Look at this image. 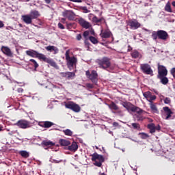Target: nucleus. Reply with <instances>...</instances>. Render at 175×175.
Returning <instances> with one entry per match:
<instances>
[{"label":"nucleus","instance_id":"1a4fd4ad","mask_svg":"<svg viewBox=\"0 0 175 175\" xmlns=\"http://www.w3.org/2000/svg\"><path fill=\"white\" fill-rule=\"evenodd\" d=\"M16 125L19 128H21L22 129H27V128H31V122L25 120H21L18 121Z\"/></svg>","mask_w":175,"mask_h":175},{"label":"nucleus","instance_id":"c03bdc74","mask_svg":"<svg viewBox=\"0 0 175 175\" xmlns=\"http://www.w3.org/2000/svg\"><path fill=\"white\" fill-rule=\"evenodd\" d=\"M22 158H28L29 157V154H21Z\"/></svg>","mask_w":175,"mask_h":175},{"label":"nucleus","instance_id":"a18cd8bd","mask_svg":"<svg viewBox=\"0 0 175 175\" xmlns=\"http://www.w3.org/2000/svg\"><path fill=\"white\" fill-rule=\"evenodd\" d=\"M86 87H88V88H94V85L91 83H87Z\"/></svg>","mask_w":175,"mask_h":175},{"label":"nucleus","instance_id":"6ab92c4d","mask_svg":"<svg viewBox=\"0 0 175 175\" xmlns=\"http://www.w3.org/2000/svg\"><path fill=\"white\" fill-rule=\"evenodd\" d=\"M38 53L39 52L35 50L26 51L27 55H29V57H31L32 58H37Z\"/></svg>","mask_w":175,"mask_h":175},{"label":"nucleus","instance_id":"a878e982","mask_svg":"<svg viewBox=\"0 0 175 175\" xmlns=\"http://www.w3.org/2000/svg\"><path fill=\"white\" fill-rule=\"evenodd\" d=\"M111 36V32L109 30H106L105 31L100 33L101 38H103L105 39L109 38Z\"/></svg>","mask_w":175,"mask_h":175},{"label":"nucleus","instance_id":"680f3d73","mask_svg":"<svg viewBox=\"0 0 175 175\" xmlns=\"http://www.w3.org/2000/svg\"><path fill=\"white\" fill-rule=\"evenodd\" d=\"M46 3H50L51 2V0H44Z\"/></svg>","mask_w":175,"mask_h":175},{"label":"nucleus","instance_id":"c85d7f7f","mask_svg":"<svg viewBox=\"0 0 175 175\" xmlns=\"http://www.w3.org/2000/svg\"><path fill=\"white\" fill-rule=\"evenodd\" d=\"M148 129H150V133H155V124L151 123L148 125Z\"/></svg>","mask_w":175,"mask_h":175},{"label":"nucleus","instance_id":"ea45409f","mask_svg":"<svg viewBox=\"0 0 175 175\" xmlns=\"http://www.w3.org/2000/svg\"><path fill=\"white\" fill-rule=\"evenodd\" d=\"M139 135H142V139H147L150 137V136H148V134L145 133H140Z\"/></svg>","mask_w":175,"mask_h":175},{"label":"nucleus","instance_id":"13d9d810","mask_svg":"<svg viewBox=\"0 0 175 175\" xmlns=\"http://www.w3.org/2000/svg\"><path fill=\"white\" fill-rule=\"evenodd\" d=\"M23 91H24V90H23V88H21L18 89V92H19V93H22V92H23Z\"/></svg>","mask_w":175,"mask_h":175},{"label":"nucleus","instance_id":"6e6552de","mask_svg":"<svg viewBox=\"0 0 175 175\" xmlns=\"http://www.w3.org/2000/svg\"><path fill=\"white\" fill-rule=\"evenodd\" d=\"M63 17H66V18H68V20H70V21L75 20V18L76 17V14L73 12L72 10H64L62 12Z\"/></svg>","mask_w":175,"mask_h":175},{"label":"nucleus","instance_id":"423d86ee","mask_svg":"<svg viewBox=\"0 0 175 175\" xmlns=\"http://www.w3.org/2000/svg\"><path fill=\"white\" fill-rule=\"evenodd\" d=\"M65 107L66 109H69L70 110H72L75 113L80 112L81 108L79 105L75 103L74 102L70 101L65 105Z\"/></svg>","mask_w":175,"mask_h":175},{"label":"nucleus","instance_id":"7c9ffc66","mask_svg":"<svg viewBox=\"0 0 175 175\" xmlns=\"http://www.w3.org/2000/svg\"><path fill=\"white\" fill-rule=\"evenodd\" d=\"M64 76H67V79H73L75 77V72H67L64 74Z\"/></svg>","mask_w":175,"mask_h":175},{"label":"nucleus","instance_id":"20e7f679","mask_svg":"<svg viewBox=\"0 0 175 175\" xmlns=\"http://www.w3.org/2000/svg\"><path fill=\"white\" fill-rule=\"evenodd\" d=\"M98 65L101 69H107V68H110V59L108 57H103L102 59H98L96 60Z\"/></svg>","mask_w":175,"mask_h":175},{"label":"nucleus","instance_id":"2eb2a0df","mask_svg":"<svg viewBox=\"0 0 175 175\" xmlns=\"http://www.w3.org/2000/svg\"><path fill=\"white\" fill-rule=\"evenodd\" d=\"M163 110H164V114L166 116L165 120H169L170 117H172L173 111H172V109H170L169 107H164Z\"/></svg>","mask_w":175,"mask_h":175},{"label":"nucleus","instance_id":"f03ea898","mask_svg":"<svg viewBox=\"0 0 175 175\" xmlns=\"http://www.w3.org/2000/svg\"><path fill=\"white\" fill-rule=\"evenodd\" d=\"M70 53V51H66L65 55L67 62V66L70 69V70H72V69H73V67L75 66L76 64H77V59L75 57H70L69 55Z\"/></svg>","mask_w":175,"mask_h":175},{"label":"nucleus","instance_id":"a19ab883","mask_svg":"<svg viewBox=\"0 0 175 175\" xmlns=\"http://www.w3.org/2000/svg\"><path fill=\"white\" fill-rule=\"evenodd\" d=\"M164 103H165V105H169V103H170V98L166 97L164 99Z\"/></svg>","mask_w":175,"mask_h":175},{"label":"nucleus","instance_id":"49530a36","mask_svg":"<svg viewBox=\"0 0 175 175\" xmlns=\"http://www.w3.org/2000/svg\"><path fill=\"white\" fill-rule=\"evenodd\" d=\"M83 10H84V13H90V10L87 9V7H83Z\"/></svg>","mask_w":175,"mask_h":175},{"label":"nucleus","instance_id":"338daca9","mask_svg":"<svg viewBox=\"0 0 175 175\" xmlns=\"http://www.w3.org/2000/svg\"><path fill=\"white\" fill-rule=\"evenodd\" d=\"M100 175H106V174H105V173H102L101 174H100Z\"/></svg>","mask_w":175,"mask_h":175},{"label":"nucleus","instance_id":"3c124183","mask_svg":"<svg viewBox=\"0 0 175 175\" xmlns=\"http://www.w3.org/2000/svg\"><path fill=\"white\" fill-rule=\"evenodd\" d=\"M85 75L89 79L90 76H91V73L90 72V70L86 71Z\"/></svg>","mask_w":175,"mask_h":175},{"label":"nucleus","instance_id":"f8f14e48","mask_svg":"<svg viewBox=\"0 0 175 175\" xmlns=\"http://www.w3.org/2000/svg\"><path fill=\"white\" fill-rule=\"evenodd\" d=\"M143 96L148 100V102L150 103L157 99V96L152 95L150 92H146L143 93Z\"/></svg>","mask_w":175,"mask_h":175},{"label":"nucleus","instance_id":"052dcab7","mask_svg":"<svg viewBox=\"0 0 175 175\" xmlns=\"http://www.w3.org/2000/svg\"><path fill=\"white\" fill-rule=\"evenodd\" d=\"M65 74H66V72L62 73V75L63 76V77H67V75H65Z\"/></svg>","mask_w":175,"mask_h":175},{"label":"nucleus","instance_id":"e2e57ef3","mask_svg":"<svg viewBox=\"0 0 175 175\" xmlns=\"http://www.w3.org/2000/svg\"><path fill=\"white\" fill-rule=\"evenodd\" d=\"M172 4V6L175 8V1H173Z\"/></svg>","mask_w":175,"mask_h":175},{"label":"nucleus","instance_id":"9b49d317","mask_svg":"<svg viewBox=\"0 0 175 175\" xmlns=\"http://www.w3.org/2000/svg\"><path fill=\"white\" fill-rule=\"evenodd\" d=\"M166 76H167V70L166 69V67L159 65L157 77H163Z\"/></svg>","mask_w":175,"mask_h":175},{"label":"nucleus","instance_id":"09e8293b","mask_svg":"<svg viewBox=\"0 0 175 175\" xmlns=\"http://www.w3.org/2000/svg\"><path fill=\"white\" fill-rule=\"evenodd\" d=\"M58 27L60 29H65V27H64L62 23H58Z\"/></svg>","mask_w":175,"mask_h":175},{"label":"nucleus","instance_id":"5701e85b","mask_svg":"<svg viewBox=\"0 0 175 175\" xmlns=\"http://www.w3.org/2000/svg\"><path fill=\"white\" fill-rule=\"evenodd\" d=\"M45 49L47 51H50V53L54 51L53 54H57L58 53V48L54 46H48Z\"/></svg>","mask_w":175,"mask_h":175},{"label":"nucleus","instance_id":"58836bf2","mask_svg":"<svg viewBox=\"0 0 175 175\" xmlns=\"http://www.w3.org/2000/svg\"><path fill=\"white\" fill-rule=\"evenodd\" d=\"M132 126L134 129H137L138 131L140 129V124L137 123H132Z\"/></svg>","mask_w":175,"mask_h":175},{"label":"nucleus","instance_id":"f3484780","mask_svg":"<svg viewBox=\"0 0 175 175\" xmlns=\"http://www.w3.org/2000/svg\"><path fill=\"white\" fill-rule=\"evenodd\" d=\"M1 51L3 54L7 55V57H13V53H12V51L8 46H2Z\"/></svg>","mask_w":175,"mask_h":175},{"label":"nucleus","instance_id":"72a5a7b5","mask_svg":"<svg viewBox=\"0 0 175 175\" xmlns=\"http://www.w3.org/2000/svg\"><path fill=\"white\" fill-rule=\"evenodd\" d=\"M30 62H31V65H33L35 69H36L39 67V64H38V62H36V60H35L33 59H31Z\"/></svg>","mask_w":175,"mask_h":175},{"label":"nucleus","instance_id":"39448f33","mask_svg":"<svg viewBox=\"0 0 175 175\" xmlns=\"http://www.w3.org/2000/svg\"><path fill=\"white\" fill-rule=\"evenodd\" d=\"M37 58H38L40 61H44V62L49 64V65L51 66H53V68H57V63H55V62H54L53 59L46 57V55L43 53H38L37 55Z\"/></svg>","mask_w":175,"mask_h":175},{"label":"nucleus","instance_id":"603ef678","mask_svg":"<svg viewBox=\"0 0 175 175\" xmlns=\"http://www.w3.org/2000/svg\"><path fill=\"white\" fill-rule=\"evenodd\" d=\"M113 126H115V127H118V126H120V124H118V122H114L113 123Z\"/></svg>","mask_w":175,"mask_h":175},{"label":"nucleus","instance_id":"bb28decb","mask_svg":"<svg viewBox=\"0 0 175 175\" xmlns=\"http://www.w3.org/2000/svg\"><path fill=\"white\" fill-rule=\"evenodd\" d=\"M122 105L123 107H124L125 109H126V110H128V111H129V110L132 109V106H133L132 104H131V103H126V102L122 103Z\"/></svg>","mask_w":175,"mask_h":175},{"label":"nucleus","instance_id":"c9c22d12","mask_svg":"<svg viewBox=\"0 0 175 175\" xmlns=\"http://www.w3.org/2000/svg\"><path fill=\"white\" fill-rule=\"evenodd\" d=\"M103 20V18H98V17L96 16H94L92 18L93 23H96V24H98V23H100V21H102Z\"/></svg>","mask_w":175,"mask_h":175},{"label":"nucleus","instance_id":"412c9836","mask_svg":"<svg viewBox=\"0 0 175 175\" xmlns=\"http://www.w3.org/2000/svg\"><path fill=\"white\" fill-rule=\"evenodd\" d=\"M78 148H79V146L76 142H72V144L68 146V150L69 151H71V152H76Z\"/></svg>","mask_w":175,"mask_h":175},{"label":"nucleus","instance_id":"6e6d98bb","mask_svg":"<svg viewBox=\"0 0 175 175\" xmlns=\"http://www.w3.org/2000/svg\"><path fill=\"white\" fill-rule=\"evenodd\" d=\"M5 27V24H3V22L0 21V28H3Z\"/></svg>","mask_w":175,"mask_h":175},{"label":"nucleus","instance_id":"4c0bfd02","mask_svg":"<svg viewBox=\"0 0 175 175\" xmlns=\"http://www.w3.org/2000/svg\"><path fill=\"white\" fill-rule=\"evenodd\" d=\"M165 10L166 12H168V13H172L173 11H172V8L170 7V4H167L165 5Z\"/></svg>","mask_w":175,"mask_h":175},{"label":"nucleus","instance_id":"b1692460","mask_svg":"<svg viewBox=\"0 0 175 175\" xmlns=\"http://www.w3.org/2000/svg\"><path fill=\"white\" fill-rule=\"evenodd\" d=\"M131 111H133V113H137L138 114H142L143 113V110L142 109L135 105L131 107Z\"/></svg>","mask_w":175,"mask_h":175},{"label":"nucleus","instance_id":"a211bd4d","mask_svg":"<svg viewBox=\"0 0 175 175\" xmlns=\"http://www.w3.org/2000/svg\"><path fill=\"white\" fill-rule=\"evenodd\" d=\"M90 80L92 81V83H97L98 82V73L96 71L93 70L92 71V73L89 76Z\"/></svg>","mask_w":175,"mask_h":175},{"label":"nucleus","instance_id":"ddd939ff","mask_svg":"<svg viewBox=\"0 0 175 175\" xmlns=\"http://www.w3.org/2000/svg\"><path fill=\"white\" fill-rule=\"evenodd\" d=\"M128 25L131 27V29H137V28H140V24L136 19L130 20Z\"/></svg>","mask_w":175,"mask_h":175},{"label":"nucleus","instance_id":"8fccbe9b","mask_svg":"<svg viewBox=\"0 0 175 175\" xmlns=\"http://www.w3.org/2000/svg\"><path fill=\"white\" fill-rule=\"evenodd\" d=\"M83 1H84V0H71V2H77L78 3H80L83 2Z\"/></svg>","mask_w":175,"mask_h":175},{"label":"nucleus","instance_id":"2f4dec72","mask_svg":"<svg viewBox=\"0 0 175 175\" xmlns=\"http://www.w3.org/2000/svg\"><path fill=\"white\" fill-rule=\"evenodd\" d=\"M63 132L66 136H72L73 135V132L70 129L63 130Z\"/></svg>","mask_w":175,"mask_h":175},{"label":"nucleus","instance_id":"393cba45","mask_svg":"<svg viewBox=\"0 0 175 175\" xmlns=\"http://www.w3.org/2000/svg\"><path fill=\"white\" fill-rule=\"evenodd\" d=\"M59 143L62 146H67L70 145V141H69L68 139H59Z\"/></svg>","mask_w":175,"mask_h":175},{"label":"nucleus","instance_id":"cd10ccee","mask_svg":"<svg viewBox=\"0 0 175 175\" xmlns=\"http://www.w3.org/2000/svg\"><path fill=\"white\" fill-rule=\"evenodd\" d=\"M158 79L161 80V84L166 85L169 83V79L166 77H159Z\"/></svg>","mask_w":175,"mask_h":175},{"label":"nucleus","instance_id":"79ce46f5","mask_svg":"<svg viewBox=\"0 0 175 175\" xmlns=\"http://www.w3.org/2000/svg\"><path fill=\"white\" fill-rule=\"evenodd\" d=\"M88 35H90V31H84V33H83V36H84L85 38H87V37L88 36Z\"/></svg>","mask_w":175,"mask_h":175},{"label":"nucleus","instance_id":"4d7b16f0","mask_svg":"<svg viewBox=\"0 0 175 175\" xmlns=\"http://www.w3.org/2000/svg\"><path fill=\"white\" fill-rule=\"evenodd\" d=\"M19 154H28V152L25 150H22L19 152Z\"/></svg>","mask_w":175,"mask_h":175},{"label":"nucleus","instance_id":"f704fd0d","mask_svg":"<svg viewBox=\"0 0 175 175\" xmlns=\"http://www.w3.org/2000/svg\"><path fill=\"white\" fill-rule=\"evenodd\" d=\"M133 58H139L140 57V53H139L137 51H135L131 54Z\"/></svg>","mask_w":175,"mask_h":175},{"label":"nucleus","instance_id":"473e14b6","mask_svg":"<svg viewBox=\"0 0 175 175\" xmlns=\"http://www.w3.org/2000/svg\"><path fill=\"white\" fill-rule=\"evenodd\" d=\"M109 109H111L112 110H118V107L116 103H112L109 105Z\"/></svg>","mask_w":175,"mask_h":175},{"label":"nucleus","instance_id":"0e129e2a","mask_svg":"<svg viewBox=\"0 0 175 175\" xmlns=\"http://www.w3.org/2000/svg\"><path fill=\"white\" fill-rule=\"evenodd\" d=\"M65 21H66L65 18H62V23H65Z\"/></svg>","mask_w":175,"mask_h":175},{"label":"nucleus","instance_id":"bf43d9fd","mask_svg":"<svg viewBox=\"0 0 175 175\" xmlns=\"http://www.w3.org/2000/svg\"><path fill=\"white\" fill-rule=\"evenodd\" d=\"M6 29L9 30V29H13L12 27L8 26L6 27Z\"/></svg>","mask_w":175,"mask_h":175},{"label":"nucleus","instance_id":"69168bd1","mask_svg":"<svg viewBox=\"0 0 175 175\" xmlns=\"http://www.w3.org/2000/svg\"><path fill=\"white\" fill-rule=\"evenodd\" d=\"M34 27H36L37 28H39V26H38V25H34Z\"/></svg>","mask_w":175,"mask_h":175},{"label":"nucleus","instance_id":"aec40b11","mask_svg":"<svg viewBox=\"0 0 175 175\" xmlns=\"http://www.w3.org/2000/svg\"><path fill=\"white\" fill-rule=\"evenodd\" d=\"M29 15L30 16V17H31V19L35 20L36 18H38L39 16H40V14H39V11L33 10L30 12Z\"/></svg>","mask_w":175,"mask_h":175},{"label":"nucleus","instance_id":"4be33fe9","mask_svg":"<svg viewBox=\"0 0 175 175\" xmlns=\"http://www.w3.org/2000/svg\"><path fill=\"white\" fill-rule=\"evenodd\" d=\"M40 126H42V128H51L54 125V123L49 121H46L44 122L39 123Z\"/></svg>","mask_w":175,"mask_h":175},{"label":"nucleus","instance_id":"de8ad7c7","mask_svg":"<svg viewBox=\"0 0 175 175\" xmlns=\"http://www.w3.org/2000/svg\"><path fill=\"white\" fill-rule=\"evenodd\" d=\"M51 159H52V161L55 162V163H59V162H62V160H56L55 159H53V157L51 158Z\"/></svg>","mask_w":175,"mask_h":175},{"label":"nucleus","instance_id":"0eeeda50","mask_svg":"<svg viewBox=\"0 0 175 175\" xmlns=\"http://www.w3.org/2000/svg\"><path fill=\"white\" fill-rule=\"evenodd\" d=\"M42 144L48 147L49 149L52 151H58V150H59V148H58V146H55V144L51 141H43Z\"/></svg>","mask_w":175,"mask_h":175},{"label":"nucleus","instance_id":"e433bc0d","mask_svg":"<svg viewBox=\"0 0 175 175\" xmlns=\"http://www.w3.org/2000/svg\"><path fill=\"white\" fill-rule=\"evenodd\" d=\"M89 40H90V42H92V43H93V44H96V43H98V40L95 38V37L90 36L89 38Z\"/></svg>","mask_w":175,"mask_h":175},{"label":"nucleus","instance_id":"4468645a","mask_svg":"<svg viewBox=\"0 0 175 175\" xmlns=\"http://www.w3.org/2000/svg\"><path fill=\"white\" fill-rule=\"evenodd\" d=\"M78 21L80 25L83 27V28H85L86 29H88V28H91V23L87 22V21L84 20L83 18H80Z\"/></svg>","mask_w":175,"mask_h":175},{"label":"nucleus","instance_id":"37998d69","mask_svg":"<svg viewBox=\"0 0 175 175\" xmlns=\"http://www.w3.org/2000/svg\"><path fill=\"white\" fill-rule=\"evenodd\" d=\"M171 75H172V76L175 79V68H172V70H171Z\"/></svg>","mask_w":175,"mask_h":175},{"label":"nucleus","instance_id":"864d4df0","mask_svg":"<svg viewBox=\"0 0 175 175\" xmlns=\"http://www.w3.org/2000/svg\"><path fill=\"white\" fill-rule=\"evenodd\" d=\"M77 40H81V34H78L77 36Z\"/></svg>","mask_w":175,"mask_h":175},{"label":"nucleus","instance_id":"9d476101","mask_svg":"<svg viewBox=\"0 0 175 175\" xmlns=\"http://www.w3.org/2000/svg\"><path fill=\"white\" fill-rule=\"evenodd\" d=\"M141 70L146 75H152V70L149 64H144L140 65Z\"/></svg>","mask_w":175,"mask_h":175},{"label":"nucleus","instance_id":"774afa93","mask_svg":"<svg viewBox=\"0 0 175 175\" xmlns=\"http://www.w3.org/2000/svg\"><path fill=\"white\" fill-rule=\"evenodd\" d=\"M1 131H2V127H0V132H1Z\"/></svg>","mask_w":175,"mask_h":175},{"label":"nucleus","instance_id":"f257e3e1","mask_svg":"<svg viewBox=\"0 0 175 175\" xmlns=\"http://www.w3.org/2000/svg\"><path fill=\"white\" fill-rule=\"evenodd\" d=\"M152 38L154 40H157V39H160L161 40H164L166 42L169 38V34L165 30H158L157 31H153L152 33Z\"/></svg>","mask_w":175,"mask_h":175},{"label":"nucleus","instance_id":"dca6fc26","mask_svg":"<svg viewBox=\"0 0 175 175\" xmlns=\"http://www.w3.org/2000/svg\"><path fill=\"white\" fill-rule=\"evenodd\" d=\"M22 20L25 24H32V20H33L29 14L22 15Z\"/></svg>","mask_w":175,"mask_h":175},{"label":"nucleus","instance_id":"5fc2aeb1","mask_svg":"<svg viewBox=\"0 0 175 175\" xmlns=\"http://www.w3.org/2000/svg\"><path fill=\"white\" fill-rule=\"evenodd\" d=\"M155 131H161V126L159 124L155 126Z\"/></svg>","mask_w":175,"mask_h":175},{"label":"nucleus","instance_id":"c756f323","mask_svg":"<svg viewBox=\"0 0 175 175\" xmlns=\"http://www.w3.org/2000/svg\"><path fill=\"white\" fill-rule=\"evenodd\" d=\"M149 105H150V107L151 110L154 113H157V111H158V109L157 108V105H155V104H154V103H152V101H150V103H149Z\"/></svg>","mask_w":175,"mask_h":175},{"label":"nucleus","instance_id":"7ed1b4c3","mask_svg":"<svg viewBox=\"0 0 175 175\" xmlns=\"http://www.w3.org/2000/svg\"><path fill=\"white\" fill-rule=\"evenodd\" d=\"M92 161L94 163V166H97L98 167H100L102 166V163L105 162V158L103 156L98 154H93L92 155Z\"/></svg>","mask_w":175,"mask_h":175}]
</instances>
